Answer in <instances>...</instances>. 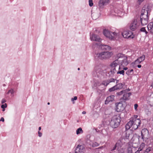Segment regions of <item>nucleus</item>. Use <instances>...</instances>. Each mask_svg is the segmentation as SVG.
<instances>
[{
    "label": "nucleus",
    "instance_id": "nucleus-47",
    "mask_svg": "<svg viewBox=\"0 0 153 153\" xmlns=\"http://www.w3.org/2000/svg\"><path fill=\"white\" fill-rule=\"evenodd\" d=\"M140 31L141 32H145V31H146L145 27H141L140 30Z\"/></svg>",
    "mask_w": 153,
    "mask_h": 153
},
{
    "label": "nucleus",
    "instance_id": "nucleus-9",
    "mask_svg": "<svg viewBox=\"0 0 153 153\" xmlns=\"http://www.w3.org/2000/svg\"><path fill=\"white\" fill-rule=\"evenodd\" d=\"M109 0H100L98 2L99 9H102L104 6L108 4Z\"/></svg>",
    "mask_w": 153,
    "mask_h": 153
},
{
    "label": "nucleus",
    "instance_id": "nucleus-18",
    "mask_svg": "<svg viewBox=\"0 0 153 153\" xmlns=\"http://www.w3.org/2000/svg\"><path fill=\"white\" fill-rule=\"evenodd\" d=\"M82 147L83 146L82 145H78L76 148L75 153H79V152H81V149H82Z\"/></svg>",
    "mask_w": 153,
    "mask_h": 153
},
{
    "label": "nucleus",
    "instance_id": "nucleus-29",
    "mask_svg": "<svg viewBox=\"0 0 153 153\" xmlns=\"http://www.w3.org/2000/svg\"><path fill=\"white\" fill-rule=\"evenodd\" d=\"M107 129H102L101 131V132L103 134H105L108 133V132L107 131Z\"/></svg>",
    "mask_w": 153,
    "mask_h": 153
},
{
    "label": "nucleus",
    "instance_id": "nucleus-17",
    "mask_svg": "<svg viewBox=\"0 0 153 153\" xmlns=\"http://www.w3.org/2000/svg\"><path fill=\"white\" fill-rule=\"evenodd\" d=\"M125 85V83H120L116 84L115 85L116 86V88L118 90L122 89L123 88Z\"/></svg>",
    "mask_w": 153,
    "mask_h": 153
},
{
    "label": "nucleus",
    "instance_id": "nucleus-54",
    "mask_svg": "<svg viewBox=\"0 0 153 153\" xmlns=\"http://www.w3.org/2000/svg\"><path fill=\"white\" fill-rule=\"evenodd\" d=\"M130 90L129 88H128V89H126L125 90H123V91H124V93H127V92H128Z\"/></svg>",
    "mask_w": 153,
    "mask_h": 153
},
{
    "label": "nucleus",
    "instance_id": "nucleus-59",
    "mask_svg": "<svg viewBox=\"0 0 153 153\" xmlns=\"http://www.w3.org/2000/svg\"><path fill=\"white\" fill-rule=\"evenodd\" d=\"M123 67H124L123 68V70H124V71H126L128 69V68L127 67H124V66L123 65Z\"/></svg>",
    "mask_w": 153,
    "mask_h": 153
},
{
    "label": "nucleus",
    "instance_id": "nucleus-56",
    "mask_svg": "<svg viewBox=\"0 0 153 153\" xmlns=\"http://www.w3.org/2000/svg\"><path fill=\"white\" fill-rule=\"evenodd\" d=\"M109 81V79H108L106 82V84H105V86H107L108 84H109V83H110Z\"/></svg>",
    "mask_w": 153,
    "mask_h": 153
},
{
    "label": "nucleus",
    "instance_id": "nucleus-43",
    "mask_svg": "<svg viewBox=\"0 0 153 153\" xmlns=\"http://www.w3.org/2000/svg\"><path fill=\"white\" fill-rule=\"evenodd\" d=\"M109 82H114L115 80H116V79H114L113 78H111L109 79Z\"/></svg>",
    "mask_w": 153,
    "mask_h": 153
},
{
    "label": "nucleus",
    "instance_id": "nucleus-46",
    "mask_svg": "<svg viewBox=\"0 0 153 153\" xmlns=\"http://www.w3.org/2000/svg\"><path fill=\"white\" fill-rule=\"evenodd\" d=\"M77 99V96H74L73 98H72L71 99V100L72 102H74V100H76Z\"/></svg>",
    "mask_w": 153,
    "mask_h": 153
},
{
    "label": "nucleus",
    "instance_id": "nucleus-38",
    "mask_svg": "<svg viewBox=\"0 0 153 153\" xmlns=\"http://www.w3.org/2000/svg\"><path fill=\"white\" fill-rule=\"evenodd\" d=\"M139 126H138V125L137 126V125L134 124L132 126L133 127L132 128H133L134 130H135L137 129Z\"/></svg>",
    "mask_w": 153,
    "mask_h": 153
},
{
    "label": "nucleus",
    "instance_id": "nucleus-7",
    "mask_svg": "<svg viewBox=\"0 0 153 153\" xmlns=\"http://www.w3.org/2000/svg\"><path fill=\"white\" fill-rule=\"evenodd\" d=\"M139 21V18L137 19H134L130 25V29L132 31H135L137 27V23Z\"/></svg>",
    "mask_w": 153,
    "mask_h": 153
},
{
    "label": "nucleus",
    "instance_id": "nucleus-55",
    "mask_svg": "<svg viewBox=\"0 0 153 153\" xmlns=\"http://www.w3.org/2000/svg\"><path fill=\"white\" fill-rule=\"evenodd\" d=\"M38 136L39 137H41L42 135V133L39 131L38 132Z\"/></svg>",
    "mask_w": 153,
    "mask_h": 153
},
{
    "label": "nucleus",
    "instance_id": "nucleus-8",
    "mask_svg": "<svg viewBox=\"0 0 153 153\" xmlns=\"http://www.w3.org/2000/svg\"><path fill=\"white\" fill-rule=\"evenodd\" d=\"M96 45L100 47L102 51H109L111 49V47L110 46L107 45H103L100 43H97Z\"/></svg>",
    "mask_w": 153,
    "mask_h": 153
},
{
    "label": "nucleus",
    "instance_id": "nucleus-14",
    "mask_svg": "<svg viewBox=\"0 0 153 153\" xmlns=\"http://www.w3.org/2000/svg\"><path fill=\"white\" fill-rule=\"evenodd\" d=\"M134 125L132 120L130 119V120L126 125L125 126L126 130L129 129L132 126V125Z\"/></svg>",
    "mask_w": 153,
    "mask_h": 153
},
{
    "label": "nucleus",
    "instance_id": "nucleus-3",
    "mask_svg": "<svg viewBox=\"0 0 153 153\" xmlns=\"http://www.w3.org/2000/svg\"><path fill=\"white\" fill-rule=\"evenodd\" d=\"M126 101H120L119 102L115 103L116 111L117 112H121L123 111L125 109L126 106Z\"/></svg>",
    "mask_w": 153,
    "mask_h": 153
},
{
    "label": "nucleus",
    "instance_id": "nucleus-51",
    "mask_svg": "<svg viewBox=\"0 0 153 153\" xmlns=\"http://www.w3.org/2000/svg\"><path fill=\"white\" fill-rule=\"evenodd\" d=\"M104 148V146H101L100 147H99L97 148H96V150H98V151H99V150L100 149H101L102 148Z\"/></svg>",
    "mask_w": 153,
    "mask_h": 153
},
{
    "label": "nucleus",
    "instance_id": "nucleus-4",
    "mask_svg": "<svg viewBox=\"0 0 153 153\" xmlns=\"http://www.w3.org/2000/svg\"><path fill=\"white\" fill-rule=\"evenodd\" d=\"M149 131L146 128L143 129L141 132V137L143 141L146 142L149 137Z\"/></svg>",
    "mask_w": 153,
    "mask_h": 153
},
{
    "label": "nucleus",
    "instance_id": "nucleus-64",
    "mask_svg": "<svg viewBox=\"0 0 153 153\" xmlns=\"http://www.w3.org/2000/svg\"><path fill=\"white\" fill-rule=\"evenodd\" d=\"M106 84V82L105 81H103L102 83V84L104 85L105 86Z\"/></svg>",
    "mask_w": 153,
    "mask_h": 153
},
{
    "label": "nucleus",
    "instance_id": "nucleus-28",
    "mask_svg": "<svg viewBox=\"0 0 153 153\" xmlns=\"http://www.w3.org/2000/svg\"><path fill=\"white\" fill-rule=\"evenodd\" d=\"M139 58H140V61H139V63H141L143 61L145 58V56L143 54L142 55V56H140V57H138Z\"/></svg>",
    "mask_w": 153,
    "mask_h": 153
},
{
    "label": "nucleus",
    "instance_id": "nucleus-16",
    "mask_svg": "<svg viewBox=\"0 0 153 153\" xmlns=\"http://www.w3.org/2000/svg\"><path fill=\"white\" fill-rule=\"evenodd\" d=\"M116 145L117 149L121 148L123 146L122 143L120 140H119L115 144Z\"/></svg>",
    "mask_w": 153,
    "mask_h": 153
},
{
    "label": "nucleus",
    "instance_id": "nucleus-6",
    "mask_svg": "<svg viewBox=\"0 0 153 153\" xmlns=\"http://www.w3.org/2000/svg\"><path fill=\"white\" fill-rule=\"evenodd\" d=\"M103 33L104 36L110 40H112L114 38V36L111 34V32L108 30L104 29Z\"/></svg>",
    "mask_w": 153,
    "mask_h": 153
},
{
    "label": "nucleus",
    "instance_id": "nucleus-30",
    "mask_svg": "<svg viewBox=\"0 0 153 153\" xmlns=\"http://www.w3.org/2000/svg\"><path fill=\"white\" fill-rule=\"evenodd\" d=\"M100 145V144L96 142H95L92 143V146L93 147H97Z\"/></svg>",
    "mask_w": 153,
    "mask_h": 153
},
{
    "label": "nucleus",
    "instance_id": "nucleus-49",
    "mask_svg": "<svg viewBox=\"0 0 153 153\" xmlns=\"http://www.w3.org/2000/svg\"><path fill=\"white\" fill-rule=\"evenodd\" d=\"M130 134H127V133H126V136H125V138L126 139H128L129 137V136Z\"/></svg>",
    "mask_w": 153,
    "mask_h": 153
},
{
    "label": "nucleus",
    "instance_id": "nucleus-1",
    "mask_svg": "<svg viewBox=\"0 0 153 153\" xmlns=\"http://www.w3.org/2000/svg\"><path fill=\"white\" fill-rule=\"evenodd\" d=\"M113 54L112 52L102 51L99 53H96L94 57L96 59L103 60L110 58Z\"/></svg>",
    "mask_w": 153,
    "mask_h": 153
},
{
    "label": "nucleus",
    "instance_id": "nucleus-15",
    "mask_svg": "<svg viewBox=\"0 0 153 153\" xmlns=\"http://www.w3.org/2000/svg\"><path fill=\"white\" fill-rule=\"evenodd\" d=\"M147 27L148 31H150L152 34H153V22H150L149 23Z\"/></svg>",
    "mask_w": 153,
    "mask_h": 153
},
{
    "label": "nucleus",
    "instance_id": "nucleus-26",
    "mask_svg": "<svg viewBox=\"0 0 153 153\" xmlns=\"http://www.w3.org/2000/svg\"><path fill=\"white\" fill-rule=\"evenodd\" d=\"M118 153H125V149L122 148L117 149Z\"/></svg>",
    "mask_w": 153,
    "mask_h": 153
},
{
    "label": "nucleus",
    "instance_id": "nucleus-34",
    "mask_svg": "<svg viewBox=\"0 0 153 153\" xmlns=\"http://www.w3.org/2000/svg\"><path fill=\"white\" fill-rule=\"evenodd\" d=\"M117 148L116 145L115 144L113 147H111L110 148V151L111 152H113V151L115 150Z\"/></svg>",
    "mask_w": 153,
    "mask_h": 153
},
{
    "label": "nucleus",
    "instance_id": "nucleus-42",
    "mask_svg": "<svg viewBox=\"0 0 153 153\" xmlns=\"http://www.w3.org/2000/svg\"><path fill=\"white\" fill-rule=\"evenodd\" d=\"M144 7H143L142 8V10L141 11V13L140 15V16L142 17V16H143L144 14Z\"/></svg>",
    "mask_w": 153,
    "mask_h": 153
},
{
    "label": "nucleus",
    "instance_id": "nucleus-25",
    "mask_svg": "<svg viewBox=\"0 0 153 153\" xmlns=\"http://www.w3.org/2000/svg\"><path fill=\"white\" fill-rule=\"evenodd\" d=\"M116 90H117L116 88V86L115 85V86L109 88V89H108V91L110 92H111L114 91Z\"/></svg>",
    "mask_w": 153,
    "mask_h": 153
},
{
    "label": "nucleus",
    "instance_id": "nucleus-13",
    "mask_svg": "<svg viewBox=\"0 0 153 153\" xmlns=\"http://www.w3.org/2000/svg\"><path fill=\"white\" fill-rule=\"evenodd\" d=\"M120 65V61L118 59L115 60L110 65V66L113 68V67H116L117 65Z\"/></svg>",
    "mask_w": 153,
    "mask_h": 153
},
{
    "label": "nucleus",
    "instance_id": "nucleus-22",
    "mask_svg": "<svg viewBox=\"0 0 153 153\" xmlns=\"http://www.w3.org/2000/svg\"><path fill=\"white\" fill-rule=\"evenodd\" d=\"M133 121V123L134 124H135L138 126H140L141 124V120H140V119H136L134 120H132Z\"/></svg>",
    "mask_w": 153,
    "mask_h": 153
},
{
    "label": "nucleus",
    "instance_id": "nucleus-45",
    "mask_svg": "<svg viewBox=\"0 0 153 153\" xmlns=\"http://www.w3.org/2000/svg\"><path fill=\"white\" fill-rule=\"evenodd\" d=\"M138 105L137 104V103H136L135 104H134V109L135 111H137V107H138Z\"/></svg>",
    "mask_w": 153,
    "mask_h": 153
},
{
    "label": "nucleus",
    "instance_id": "nucleus-48",
    "mask_svg": "<svg viewBox=\"0 0 153 153\" xmlns=\"http://www.w3.org/2000/svg\"><path fill=\"white\" fill-rule=\"evenodd\" d=\"M139 61H140V58H138L137 59H136L134 61L135 62L137 63V64H139L140 63H139Z\"/></svg>",
    "mask_w": 153,
    "mask_h": 153
},
{
    "label": "nucleus",
    "instance_id": "nucleus-40",
    "mask_svg": "<svg viewBox=\"0 0 153 153\" xmlns=\"http://www.w3.org/2000/svg\"><path fill=\"white\" fill-rule=\"evenodd\" d=\"M128 153H132V149L131 147H128L127 149Z\"/></svg>",
    "mask_w": 153,
    "mask_h": 153
},
{
    "label": "nucleus",
    "instance_id": "nucleus-27",
    "mask_svg": "<svg viewBox=\"0 0 153 153\" xmlns=\"http://www.w3.org/2000/svg\"><path fill=\"white\" fill-rule=\"evenodd\" d=\"M152 148L151 147H149L147 148L145 151H143L144 153H149L152 150Z\"/></svg>",
    "mask_w": 153,
    "mask_h": 153
},
{
    "label": "nucleus",
    "instance_id": "nucleus-41",
    "mask_svg": "<svg viewBox=\"0 0 153 153\" xmlns=\"http://www.w3.org/2000/svg\"><path fill=\"white\" fill-rule=\"evenodd\" d=\"M138 117V115H134V117H131L130 119H131V120H133H133H134L135 119H140V118H137Z\"/></svg>",
    "mask_w": 153,
    "mask_h": 153
},
{
    "label": "nucleus",
    "instance_id": "nucleus-21",
    "mask_svg": "<svg viewBox=\"0 0 153 153\" xmlns=\"http://www.w3.org/2000/svg\"><path fill=\"white\" fill-rule=\"evenodd\" d=\"M146 5H145L144 7H144V10H146V17H148V13L150 11V6L149 5H148L146 7Z\"/></svg>",
    "mask_w": 153,
    "mask_h": 153
},
{
    "label": "nucleus",
    "instance_id": "nucleus-37",
    "mask_svg": "<svg viewBox=\"0 0 153 153\" xmlns=\"http://www.w3.org/2000/svg\"><path fill=\"white\" fill-rule=\"evenodd\" d=\"M123 55L124 54L120 53H118L117 55V57L118 58L117 59H118L119 58L123 57Z\"/></svg>",
    "mask_w": 153,
    "mask_h": 153
},
{
    "label": "nucleus",
    "instance_id": "nucleus-5",
    "mask_svg": "<svg viewBox=\"0 0 153 153\" xmlns=\"http://www.w3.org/2000/svg\"><path fill=\"white\" fill-rule=\"evenodd\" d=\"M133 34L132 31L127 30L123 31L122 33V35L124 38L133 39L135 37V35Z\"/></svg>",
    "mask_w": 153,
    "mask_h": 153
},
{
    "label": "nucleus",
    "instance_id": "nucleus-12",
    "mask_svg": "<svg viewBox=\"0 0 153 153\" xmlns=\"http://www.w3.org/2000/svg\"><path fill=\"white\" fill-rule=\"evenodd\" d=\"M148 17L147 18H143L142 17H140V22L142 26H144L148 23V20L149 19Z\"/></svg>",
    "mask_w": 153,
    "mask_h": 153
},
{
    "label": "nucleus",
    "instance_id": "nucleus-23",
    "mask_svg": "<svg viewBox=\"0 0 153 153\" xmlns=\"http://www.w3.org/2000/svg\"><path fill=\"white\" fill-rule=\"evenodd\" d=\"M145 144L144 143H142L140 145V147L138 149L139 150L142 151L143 149V148L145 147Z\"/></svg>",
    "mask_w": 153,
    "mask_h": 153
},
{
    "label": "nucleus",
    "instance_id": "nucleus-60",
    "mask_svg": "<svg viewBox=\"0 0 153 153\" xmlns=\"http://www.w3.org/2000/svg\"><path fill=\"white\" fill-rule=\"evenodd\" d=\"M4 118L3 117H1L0 119V121H2L4 122Z\"/></svg>",
    "mask_w": 153,
    "mask_h": 153
},
{
    "label": "nucleus",
    "instance_id": "nucleus-33",
    "mask_svg": "<svg viewBox=\"0 0 153 153\" xmlns=\"http://www.w3.org/2000/svg\"><path fill=\"white\" fill-rule=\"evenodd\" d=\"M137 63L135 62V61L134 62H132L131 64V65L133 67V68H135L137 67Z\"/></svg>",
    "mask_w": 153,
    "mask_h": 153
},
{
    "label": "nucleus",
    "instance_id": "nucleus-2",
    "mask_svg": "<svg viewBox=\"0 0 153 153\" xmlns=\"http://www.w3.org/2000/svg\"><path fill=\"white\" fill-rule=\"evenodd\" d=\"M121 120V118L120 116L117 117L115 116L113 117L109 122L110 126L114 128H117L120 125Z\"/></svg>",
    "mask_w": 153,
    "mask_h": 153
},
{
    "label": "nucleus",
    "instance_id": "nucleus-53",
    "mask_svg": "<svg viewBox=\"0 0 153 153\" xmlns=\"http://www.w3.org/2000/svg\"><path fill=\"white\" fill-rule=\"evenodd\" d=\"M6 102V100L4 99H3L1 101V103L2 104H4Z\"/></svg>",
    "mask_w": 153,
    "mask_h": 153
},
{
    "label": "nucleus",
    "instance_id": "nucleus-39",
    "mask_svg": "<svg viewBox=\"0 0 153 153\" xmlns=\"http://www.w3.org/2000/svg\"><path fill=\"white\" fill-rule=\"evenodd\" d=\"M89 5L90 7H92L93 5V3L92 0H89Z\"/></svg>",
    "mask_w": 153,
    "mask_h": 153
},
{
    "label": "nucleus",
    "instance_id": "nucleus-52",
    "mask_svg": "<svg viewBox=\"0 0 153 153\" xmlns=\"http://www.w3.org/2000/svg\"><path fill=\"white\" fill-rule=\"evenodd\" d=\"M110 72L111 73V74H112L113 76L115 73V71H114L112 69L111 70Z\"/></svg>",
    "mask_w": 153,
    "mask_h": 153
},
{
    "label": "nucleus",
    "instance_id": "nucleus-24",
    "mask_svg": "<svg viewBox=\"0 0 153 153\" xmlns=\"http://www.w3.org/2000/svg\"><path fill=\"white\" fill-rule=\"evenodd\" d=\"M83 131L81 128L79 127L76 130V134L77 135L81 133H82Z\"/></svg>",
    "mask_w": 153,
    "mask_h": 153
},
{
    "label": "nucleus",
    "instance_id": "nucleus-19",
    "mask_svg": "<svg viewBox=\"0 0 153 153\" xmlns=\"http://www.w3.org/2000/svg\"><path fill=\"white\" fill-rule=\"evenodd\" d=\"M120 62L121 65H123V64H124L125 66H126L128 64V62L127 60V57L126 59H123L121 61H120Z\"/></svg>",
    "mask_w": 153,
    "mask_h": 153
},
{
    "label": "nucleus",
    "instance_id": "nucleus-10",
    "mask_svg": "<svg viewBox=\"0 0 153 153\" xmlns=\"http://www.w3.org/2000/svg\"><path fill=\"white\" fill-rule=\"evenodd\" d=\"M90 39L91 40L101 42L102 39L100 38L99 36L94 33H92L91 36H90Z\"/></svg>",
    "mask_w": 153,
    "mask_h": 153
},
{
    "label": "nucleus",
    "instance_id": "nucleus-32",
    "mask_svg": "<svg viewBox=\"0 0 153 153\" xmlns=\"http://www.w3.org/2000/svg\"><path fill=\"white\" fill-rule=\"evenodd\" d=\"M125 71L124 70H122L121 71H119L117 72V74H122L123 75H124Z\"/></svg>",
    "mask_w": 153,
    "mask_h": 153
},
{
    "label": "nucleus",
    "instance_id": "nucleus-36",
    "mask_svg": "<svg viewBox=\"0 0 153 153\" xmlns=\"http://www.w3.org/2000/svg\"><path fill=\"white\" fill-rule=\"evenodd\" d=\"M134 70L133 69H132L130 70H128L126 72V74L128 75L130 74L131 73V72H133Z\"/></svg>",
    "mask_w": 153,
    "mask_h": 153
},
{
    "label": "nucleus",
    "instance_id": "nucleus-20",
    "mask_svg": "<svg viewBox=\"0 0 153 153\" xmlns=\"http://www.w3.org/2000/svg\"><path fill=\"white\" fill-rule=\"evenodd\" d=\"M128 96L126 93H125L123 95V97H122L120 99V101L123 100H124V101H126L128 100Z\"/></svg>",
    "mask_w": 153,
    "mask_h": 153
},
{
    "label": "nucleus",
    "instance_id": "nucleus-11",
    "mask_svg": "<svg viewBox=\"0 0 153 153\" xmlns=\"http://www.w3.org/2000/svg\"><path fill=\"white\" fill-rule=\"evenodd\" d=\"M114 95H111L108 97L105 102V104L107 105L108 104L109 102H112L114 100Z\"/></svg>",
    "mask_w": 153,
    "mask_h": 153
},
{
    "label": "nucleus",
    "instance_id": "nucleus-58",
    "mask_svg": "<svg viewBox=\"0 0 153 153\" xmlns=\"http://www.w3.org/2000/svg\"><path fill=\"white\" fill-rule=\"evenodd\" d=\"M127 95L128 96V97H129L131 95V92H128L126 93Z\"/></svg>",
    "mask_w": 153,
    "mask_h": 153
},
{
    "label": "nucleus",
    "instance_id": "nucleus-31",
    "mask_svg": "<svg viewBox=\"0 0 153 153\" xmlns=\"http://www.w3.org/2000/svg\"><path fill=\"white\" fill-rule=\"evenodd\" d=\"M124 91H123V90L121 91L120 92H117L116 93L117 95V96H120L123 94H123L124 93Z\"/></svg>",
    "mask_w": 153,
    "mask_h": 153
},
{
    "label": "nucleus",
    "instance_id": "nucleus-44",
    "mask_svg": "<svg viewBox=\"0 0 153 153\" xmlns=\"http://www.w3.org/2000/svg\"><path fill=\"white\" fill-rule=\"evenodd\" d=\"M7 106V104L4 103V104H2L1 106V108H6Z\"/></svg>",
    "mask_w": 153,
    "mask_h": 153
},
{
    "label": "nucleus",
    "instance_id": "nucleus-63",
    "mask_svg": "<svg viewBox=\"0 0 153 153\" xmlns=\"http://www.w3.org/2000/svg\"><path fill=\"white\" fill-rule=\"evenodd\" d=\"M137 67L138 68H141V65H138L137 66Z\"/></svg>",
    "mask_w": 153,
    "mask_h": 153
},
{
    "label": "nucleus",
    "instance_id": "nucleus-50",
    "mask_svg": "<svg viewBox=\"0 0 153 153\" xmlns=\"http://www.w3.org/2000/svg\"><path fill=\"white\" fill-rule=\"evenodd\" d=\"M143 1V0H138L137 2L138 4L140 5Z\"/></svg>",
    "mask_w": 153,
    "mask_h": 153
},
{
    "label": "nucleus",
    "instance_id": "nucleus-62",
    "mask_svg": "<svg viewBox=\"0 0 153 153\" xmlns=\"http://www.w3.org/2000/svg\"><path fill=\"white\" fill-rule=\"evenodd\" d=\"M113 69H112L114 71H116V67H113Z\"/></svg>",
    "mask_w": 153,
    "mask_h": 153
},
{
    "label": "nucleus",
    "instance_id": "nucleus-61",
    "mask_svg": "<svg viewBox=\"0 0 153 153\" xmlns=\"http://www.w3.org/2000/svg\"><path fill=\"white\" fill-rule=\"evenodd\" d=\"M140 151L138 149V150L135 152V153H140Z\"/></svg>",
    "mask_w": 153,
    "mask_h": 153
},
{
    "label": "nucleus",
    "instance_id": "nucleus-57",
    "mask_svg": "<svg viewBox=\"0 0 153 153\" xmlns=\"http://www.w3.org/2000/svg\"><path fill=\"white\" fill-rule=\"evenodd\" d=\"M111 34L112 35H113L114 36H116L117 35V33L115 32H111Z\"/></svg>",
    "mask_w": 153,
    "mask_h": 153
},
{
    "label": "nucleus",
    "instance_id": "nucleus-35",
    "mask_svg": "<svg viewBox=\"0 0 153 153\" xmlns=\"http://www.w3.org/2000/svg\"><path fill=\"white\" fill-rule=\"evenodd\" d=\"M10 93L11 94H14V90L12 88H11L10 89L8 90V91L7 92V94L8 95Z\"/></svg>",
    "mask_w": 153,
    "mask_h": 153
}]
</instances>
